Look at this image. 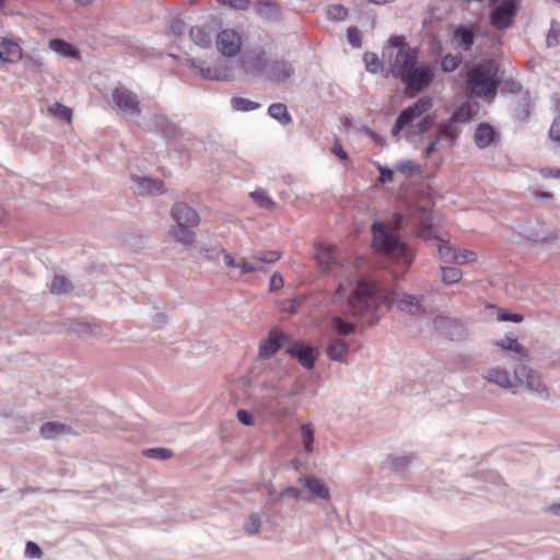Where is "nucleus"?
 <instances>
[{
  "mask_svg": "<svg viewBox=\"0 0 560 560\" xmlns=\"http://www.w3.org/2000/svg\"><path fill=\"white\" fill-rule=\"evenodd\" d=\"M424 301L423 295L388 291L376 282L359 281L348 304L354 315L371 317L373 325L380 319L378 312L383 306L389 310L395 305L401 312L418 314L424 311Z\"/></svg>",
  "mask_w": 560,
  "mask_h": 560,
  "instance_id": "1",
  "label": "nucleus"
},
{
  "mask_svg": "<svg viewBox=\"0 0 560 560\" xmlns=\"http://www.w3.org/2000/svg\"><path fill=\"white\" fill-rule=\"evenodd\" d=\"M373 248L385 256L395 259L405 267H409L413 255L398 236L382 222H374L371 226Z\"/></svg>",
  "mask_w": 560,
  "mask_h": 560,
  "instance_id": "2",
  "label": "nucleus"
},
{
  "mask_svg": "<svg viewBox=\"0 0 560 560\" xmlns=\"http://www.w3.org/2000/svg\"><path fill=\"white\" fill-rule=\"evenodd\" d=\"M386 50L389 70L394 78H402L418 62V50L412 48L404 36L392 37Z\"/></svg>",
  "mask_w": 560,
  "mask_h": 560,
  "instance_id": "3",
  "label": "nucleus"
},
{
  "mask_svg": "<svg viewBox=\"0 0 560 560\" xmlns=\"http://www.w3.org/2000/svg\"><path fill=\"white\" fill-rule=\"evenodd\" d=\"M417 220L420 224L419 235L423 240H439L438 252L440 260L444 264H455L456 265V256L457 249L448 244L447 241L442 240L433 230L432 226V217L431 213L425 211L424 209L417 210Z\"/></svg>",
  "mask_w": 560,
  "mask_h": 560,
  "instance_id": "4",
  "label": "nucleus"
},
{
  "mask_svg": "<svg viewBox=\"0 0 560 560\" xmlns=\"http://www.w3.org/2000/svg\"><path fill=\"white\" fill-rule=\"evenodd\" d=\"M470 93L478 97H493L497 92V81L491 68L485 65L472 68L467 79Z\"/></svg>",
  "mask_w": 560,
  "mask_h": 560,
  "instance_id": "5",
  "label": "nucleus"
},
{
  "mask_svg": "<svg viewBox=\"0 0 560 560\" xmlns=\"http://www.w3.org/2000/svg\"><path fill=\"white\" fill-rule=\"evenodd\" d=\"M515 382L541 399L550 397V390L542 380V375L527 365L520 364L514 371Z\"/></svg>",
  "mask_w": 560,
  "mask_h": 560,
  "instance_id": "6",
  "label": "nucleus"
},
{
  "mask_svg": "<svg viewBox=\"0 0 560 560\" xmlns=\"http://www.w3.org/2000/svg\"><path fill=\"white\" fill-rule=\"evenodd\" d=\"M432 100L428 96L420 97L412 105L404 109L397 117L393 128L392 136L398 138L399 132L406 127L418 121L432 108Z\"/></svg>",
  "mask_w": 560,
  "mask_h": 560,
  "instance_id": "7",
  "label": "nucleus"
},
{
  "mask_svg": "<svg viewBox=\"0 0 560 560\" xmlns=\"http://www.w3.org/2000/svg\"><path fill=\"white\" fill-rule=\"evenodd\" d=\"M433 70L427 62L418 61L402 78L401 82L411 93L427 89L433 81Z\"/></svg>",
  "mask_w": 560,
  "mask_h": 560,
  "instance_id": "8",
  "label": "nucleus"
},
{
  "mask_svg": "<svg viewBox=\"0 0 560 560\" xmlns=\"http://www.w3.org/2000/svg\"><path fill=\"white\" fill-rule=\"evenodd\" d=\"M112 102L122 115L138 117L142 113L138 95L130 89L120 85L112 92Z\"/></svg>",
  "mask_w": 560,
  "mask_h": 560,
  "instance_id": "9",
  "label": "nucleus"
},
{
  "mask_svg": "<svg viewBox=\"0 0 560 560\" xmlns=\"http://www.w3.org/2000/svg\"><path fill=\"white\" fill-rule=\"evenodd\" d=\"M268 63L267 52L262 47L250 49L242 60L244 71L255 77H264Z\"/></svg>",
  "mask_w": 560,
  "mask_h": 560,
  "instance_id": "10",
  "label": "nucleus"
},
{
  "mask_svg": "<svg viewBox=\"0 0 560 560\" xmlns=\"http://www.w3.org/2000/svg\"><path fill=\"white\" fill-rule=\"evenodd\" d=\"M294 72V67L289 60L275 59L267 65L264 78L272 83L280 84L287 82Z\"/></svg>",
  "mask_w": 560,
  "mask_h": 560,
  "instance_id": "11",
  "label": "nucleus"
},
{
  "mask_svg": "<svg viewBox=\"0 0 560 560\" xmlns=\"http://www.w3.org/2000/svg\"><path fill=\"white\" fill-rule=\"evenodd\" d=\"M217 48L225 57H235L242 48V37L234 30H224L218 34Z\"/></svg>",
  "mask_w": 560,
  "mask_h": 560,
  "instance_id": "12",
  "label": "nucleus"
},
{
  "mask_svg": "<svg viewBox=\"0 0 560 560\" xmlns=\"http://www.w3.org/2000/svg\"><path fill=\"white\" fill-rule=\"evenodd\" d=\"M171 217L176 225L197 228L200 223L198 212L185 202H175L171 209Z\"/></svg>",
  "mask_w": 560,
  "mask_h": 560,
  "instance_id": "13",
  "label": "nucleus"
},
{
  "mask_svg": "<svg viewBox=\"0 0 560 560\" xmlns=\"http://www.w3.org/2000/svg\"><path fill=\"white\" fill-rule=\"evenodd\" d=\"M460 130L452 129L450 124H441L439 126L438 132L435 133L433 140L425 148L423 155L425 158H430L434 152L439 150V145L442 141H447L448 147H454L457 137L459 136Z\"/></svg>",
  "mask_w": 560,
  "mask_h": 560,
  "instance_id": "14",
  "label": "nucleus"
},
{
  "mask_svg": "<svg viewBox=\"0 0 560 560\" xmlns=\"http://www.w3.org/2000/svg\"><path fill=\"white\" fill-rule=\"evenodd\" d=\"M287 353L296 358L305 369L310 370L314 368L315 355L312 347L300 341H294L287 348Z\"/></svg>",
  "mask_w": 560,
  "mask_h": 560,
  "instance_id": "15",
  "label": "nucleus"
},
{
  "mask_svg": "<svg viewBox=\"0 0 560 560\" xmlns=\"http://www.w3.org/2000/svg\"><path fill=\"white\" fill-rule=\"evenodd\" d=\"M515 13L514 3L512 1H504L492 11L491 23L497 28H506L512 24Z\"/></svg>",
  "mask_w": 560,
  "mask_h": 560,
  "instance_id": "16",
  "label": "nucleus"
},
{
  "mask_svg": "<svg viewBox=\"0 0 560 560\" xmlns=\"http://www.w3.org/2000/svg\"><path fill=\"white\" fill-rule=\"evenodd\" d=\"M133 191L140 196L160 195L164 192L163 183L145 176H132Z\"/></svg>",
  "mask_w": 560,
  "mask_h": 560,
  "instance_id": "17",
  "label": "nucleus"
},
{
  "mask_svg": "<svg viewBox=\"0 0 560 560\" xmlns=\"http://www.w3.org/2000/svg\"><path fill=\"white\" fill-rule=\"evenodd\" d=\"M288 337L284 334L278 330H271L269 337L262 340L259 345V357L262 359L272 357L281 347H283Z\"/></svg>",
  "mask_w": 560,
  "mask_h": 560,
  "instance_id": "18",
  "label": "nucleus"
},
{
  "mask_svg": "<svg viewBox=\"0 0 560 560\" xmlns=\"http://www.w3.org/2000/svg\"><path fill=\"white\" fill-rule=\"evenodd\" d=\"M485 378L503 389H512L514 383L510 376V373L506 369L503 368H490L485 373Z\"/></svg>",
  "mask_w": 560,
  "mask_h": 560,
  "instance_id": "19",
  "label": "nucleus"
},
{
  "mask_svg": "<svg viewBox=\"0 0 560 560\" xmlns=\"http://www.w3.org/2000/svg\"><path fill=\"white\" fill-rule=\"evenodd\" d=\"M71 427L58 422V421H48L40 425L39 433L46 440H55L63 435L71 434Z\"/></svg>",
  "mask_w": 560,
  "mask_h": 560,
  "instance_id": "20",
  "label": "nucleus"
},
{
  "mask_svg": "<svg viewBox=\"0 0 560 560\" xmlns=\"http://www.w3.org/2000/svg\"><path fill=\"white\" fill-rule=\"evenodd\" d=\"M299 482L317 498L324 500L330 499L329 488L319 478L314 476L301 477L299 478Z\"/></svg>",
  "mask_w": 560,
  "mask_h": 560,
  "instance_id": "21",
  "label": "nucleus"
},
{
  "mask_svg": "<svg viewBox=\"0 0 560 560\" xmlns=\"http://www.w3.org/2000/svg\"><path fill=\"white\" fill-rule=\"evenodd\" d=\"M497 137L498 133L493 127L489 124L482 122L477 127L474 135V140L479 149H486L494 141Z\"/></svg>",
  "mask_w": 560,
  "mask_h": 560,
  "instance_id": "22",
  "label": "nucleus"
},
{
  "mask_svg": "<svg viewBox=\"0 0 560 560\" xmlns=\"http://www.w3.org/2000/svg\"><path fill=\"white\" fill-rule=\"evenodd\" d=\"M22 57V50L18 43L11 39L0 42V60L3 62H15Z\"/></svg>",
  "mask_w": 560,
  "mask_h": 560,
  "instance_id": "23",
  "label": "nucleus"
},
{
  "mask_svg": "<svg viewBox=\"0 0 560 560\" xmlns=\"http://www.w3.org/2000/svg\"><path fill=\"white\" fill-rule=\"evenodd\" d=\"M317 260L324 270H331L337 266L336 247L334 245H320L317 248Z\"/></svg>",
  "mask_w": 560,
  "mask_h": 560,
  "instance_id": "24",
  "label": "nucleus"
},
{
  "mask_svg": "<svg viewBox=\"0 0 560 560\" xmlns=\"http://www.w3.org/2000/svg\"><path fill=\"white\" fill-rule=\"evenodd\" d=\"M192 226H183L174 224L170 229L172 237L184 246H190L196 241V233Z\"/></svg>",
  "mask_w": 560,
  "mask_h": 560,
  "instance_id": "25",
  "label": "nucleus"
},
{
  "mask_svg": "<svg viewBox=\"0 0 560 560\" xmlns=\"http://www.w3.org/2000/svg\"><path fill=\"white\" fill-rule=\"evenodd\" d=\"M255 10L267 21H273L280 16V8L275 0H257Z\"/></svg>",
  "mask_w": 560,
  "mask_h": 560,
  "instance_id": "26",
  "label": "nucleus"
},
{
  "mask_svg": "<svg viewBox=\"0 0 560 560\" xmlns=\"http://www.w3.org/2000/svg\"><path fill=\"white\" fill-rule=\"evenodd\" d=\"M349 353V345L341 339H332L327 347V355L330 360L346 362Z\"/></svg>",
  "mask_w": 560,
  "mask_h": 560,
  "instance_id": "27",
  "label": "nucleus"
},
{
  "mask_svg": "<svg viewBox=\"0 0 560 560\" xmlns=\"http://www.w3.org/2000/svg\"><path fill=\"white\" fill-rule=\"evenodd\" d=\"M454 39L458 47L467 51L474 45L475 34L469 27L460 25L454 32Z\"/></svg>",
  "mask_w": 560,
  "mask_h": 560,
  "instance_id": "28",
  "label": "nucleus"
},
{
  "mask_svg": "<svg viewBox=\"0 0 560 560\" xmlns=\"http://www.w3.org/2000/svg\"><path fill=\"white\" fill-rule=\"evenodd\" d=\"M190 66L198 70L199 74L209 80H226L229 74L224 71L219 70L218 68L202 67L199 65L198 60L189 59Z\"/></svg>",
  "mask_w": 560,
  "mask_h": 560,
  "instance_id": "29",
  "label": "nucleus"
},
{
  "mask_svg": "<svg viewBox=\"0 0 560 560\" xmlns=\"http://www.w3.org/2000/svg\"><path fill=\"white\" fill-rule=\"evenodd\" d=\"M433 121L434 118L431 115H424L418 121L404 129L406 131V136L415 137L427 132L431 128Z\"/></svg>",
  "mask_w": 560,
  "mask_h": 560,
  "instance_id": "30",
  "label": "nucleus"
},
{
  "mask_svg": "<svg viewBox=\"0 0 560 560\" xmlns=\"http://www.w3.org/2000/svg\"><path fill=\"white\" fill-rule=\"evenodd\" d=\"M49 47L51 50L56 51L57 54L65 56V57H79V49L62 39H51L49 43Z\"/></svg>",
  "mask_w": 560,
  "mask_h": 560,
  "instance_id": "31",
  "label": "nucleus"
},
{
  "mask_svg": "<svg viewBox=\"0 0 560 560\" xmlns=\"http://www.w3.org/2000/svg\"><path fill=\"white\" fill-rule=\"evenodd\" d=\"M154 127L166 138H173L177 133L176 126L164 115L158 114L153 117Z\"/></svg>",
  "mask_w": 560,
  "mask_h": 560,
  "instance_id": "32",
  "label": "nucleus"
},
{
  "mask_svg": "<svg viewBox=\"0 0 560 560\" xmlns=\"http://www.w3.org/2000/svg\"><path fill=\"white\" fill-rule=\"evenodd\" d=\"M495 346H498V347H500V348H502L504 350L513 351V352L520 354L523 358H527L528 357V351L526 350V348L522 343H520L517 341L516 338L505 337V338L497 341Z\"/></svg>",
  "mask_w": 560,
  "mask_h": 560,
  "instance_id": "33",
  "label": "nucleus"
},
{
  "mask_svg": "<svg viewBox=\"0 0 560 560\" xmlns=\"http://www.w3.org/2000/svg\"><path fill=\"white\" fill-rule=\"evenodd\" d=\"M268 114L282 125H288L292 121V117L288 108L282 103H273L268 108Z\"/></svg>",
  "mask_w": 560,
  "mask_h": 560,
  "instance_id": "34",
  "label": "nucleus"
},
{
  "mask_svg": "<svg viewBox=\"0 0 560 560\" xmlns=\"http://www.w3.org/2000/svg\"><path fill=\"white\" fill-rule=\"evenodd\" d=\"M471 118H472V115H471L470 106L464 105V106H460L457 110H455L453 113V115L451 116V118L447 121H445L444 124H450L452 129L459 130L457 128L456 124L457 122L466 124V122L470 121Z\"/></svg>",
  "mask_w": 560,
  "mask_h": 560,
  "instance_id": "35",
  "label": "nucleus"
},
{
  "mask_svg": "<svg viewBox=\"0 0 560 560\" xmlns=\"http://www.w3.org/2000/svg\"><path fill=\"white\" fill-rule=\"evenodd\" d=\"M192 42L201 48H209L212 44V37L203 27H191L189 31Z\"/></svg>",
  "mask_w": 560,
  "mask_h": 560,
  "instance_id": "36",
  "label": "nucleus"
},
{
  "mask_svg": "<svg viewBox=\"0 0 560 560\" xmlns=\"http://www.w3.org/2000/svg\"><path fill=\"white\" fill-rule=\"evenodd\" d=\"M463 278L460 269L451 266H441V280L444 284L451 285L459 282Z\"/></svg>",
  "mask_w": 560,
  "mask_h": 560,
  "instance_id": "37",
  "label": "nucleus"
},
{
  "mask_svg": "<svg viewBox=\"0 0 560 560\" xmlns=\"http://www.w3.org/2000/svg\"><path fill=\"white\" fill-rule=\"evenodd\" d=\"M72 290L71 281L61 275H56L51 281L50 291L51 293L59 295L69 293Z\"/></svg>",
  "mask_w": 560,
  "mask_h": 560,
  "instance_id": "38",
  "label": "nucleus"
},
{
  "mask_svg": "<svg viewBox=\"0 0 560 560\" xmlns=\"http://www.w3.org/2000/svg\"><path fill=\"white\" fill-rule=\"evenodd\" d=\"M253 200L261 208L266 210H272L276 207L275 201L269 197L266 190L256 189L250 192Z\"/></svg>",
  "mask_w": 560,
  "mask_h": 560,
  "instance_id": "39",
  "label": "nucleus"
},
{
  "mask_svg": "<svg viewBox=\"0 0 560 560\" xmlns=\"http://www.w3.org/2000/svg\"><path fill=\"white\" fill-rule=\"evenodd\" d=\"M280 257L281 253L278 250H256L252 255L253 259L268 265L275 264Z\"/></svg>",
  "mask_w": 560,
  "mask_h": 560,
  "instance_id": "40",
  "label": "nucleus"
},
{
  "mask_svg": "<svg viewBox=\"0 0 560 560\" xmlns=\"http://www.w3.org/2000/svg\"><path fill=\"white\" fill-rule=\"evenodd\" d=\"M143 455L149 458L166 460L173 457L174 453L172 450L166 447H152L143 451Z\"/></svg>",
  "mask_w": 560,
  "mask_h": 560,
  "instance_id": "41",
  "label": "nucleus"
},
{
  "mask_svg": "<svg viewBox=\"0 0 560 560\" xmlns=\"http://www.w3.org/2000/svg\"><path fill=\"white\" fill-rule=\"evenodd\" d=\"M232 106L235 110L250 112L259 108L260 104L244 97H233Z\"/></svg>",
  "mask_w": 560,
  "mask_h": 560,
  "instance_id": "42",
  "label": "nucleus"
},
{
  "mask_svg": "<svg viewBox=\"0 0 560 560\" xmlns=\"http://www.w3.org/2000/svg\"><path fill=\"white\" fill-rule=\"evenodd\" d=\"M302 442L306 452L313 451L314 429L311 423H304L301 427Z\"/></svg>",
  "mask_w": 560,
  "mask_h": 560,
  "instance_id": "43",
  "label": "nucleus"
},
{
  "mask_svg": "<svg viewBox=\"0 0 560 560\" xmlns=\"http://www.w3.org/2000/svg\"><path fill=\"white\" fill-rule=\"evenodd\" d=\"M327 16L330 21L340 22L347 19L348 10L341 4H331L327 8Z\"/></svg>",
  "mask_w": 560,
  "mask_h": 560,
  "instance_id": "44",
  "label": "nucleus"
},
{
  "mask_svg": "<svg viewBox=\"0 0 560 560\" xmlns=\"http://www.w3.org/2000/svg\"><path fill=\"white\" fill-rule=\"evenodd\" d=\"M363 59L365 62V68L369 72L377 73L378 71L382 70V61L376 56V54L365 52Z\"/></svg>",
  "mask_w": 560,
  "mask_h": 560,
  "instance_id": "45",
  "label": "nucleus"
},
{
  "mask_svg": "<svg viewBox=\"0 0 560 560\" xmlns=\"http://www.w3.org/2000/svg\"><path fill=\"white\" fill-rule=\"evenodd\" d=\"M396 171L402 174H418L421 172L420 165L416 164L411 160H401L397 162L395 166Z\"/></svg>",
  "mask_w": 560,
  "mask_h": 560,
  "instance_id": "46",
  "label": "nucleus"
},
{
  "mask_svg": "<svg viewBox=\"0 0 560 560\" xmlns=\"http://www.w3.org/2000/svg\"><path fill=\"white\" fill-rule=\"evenodd\" d=\"M332 326L336 329V331L342 336L350 335V334L354 332V330H355L354 324L347 323L340 317H335L332 319Z\"/></svg>",
  "mask_w": 560,
  "mask_h": 560,
  "instance_id": "47",
  "label": "nucleus"
},
{
  "mask_svg": "<svg viewBox=\"0 0 560 560\" xmlns=\"http://www.w3.org/2000/svg\"><path fill=\"white\" fill-rule=\"evenodd\" d=\"M462 63V57L448 54L442 58L441 67L445 72H452Z\"/></svg>",
  "mask_w": 560,
  "mask_h": 560,
  "instance_id": "48",
  "label": "nucleus"
},
{
  "mask_svg": "<svg viewBox=\"0 0 560 560\" xmlns=\"http://www.w3.org/2000/svg\"><path fill=\"white\" fill-rule=\"evenodd\" d=\"M260 526V516L257 513H252L248 521L244 524V529L248 535H255L259 533Z\"/></svg>",
  "mask_w": 560,
  "mask_h": 560,
  "instance_id": "49",
  "label": "nucleus"
},
{
  "mask_svg": "<svg viewBox=\"0 0 560 560\" xmlns=\"http://www.w3.org/2000/svg\"><path fill=\"white\" fill-rule=\"evenodd\" d=\"M49 112L52 113L55 116H57L61 119H65L67 121H70L72 118V110L69 107H67L60 103H55L49 108Z\"/></svg>",
  "mask_w": 560,
  "mask_h": 560,
  "instance_id": "50",
  "label": "nucleus"
},
{
  "mask_svg": "<svg viewBox=\"0 0 560 560\" xmlns=\"http://www.w3.org/2000/svg\"><path fill=\"white\" fill-rule=\"evenodd\" d=\"M477 258H478V255L474 250H468V249L457 250L456 265H465V264L475 262L477 260Z\"/></svg>",
  "mask_w": 560,
  "mask_h": 560,
  "instance_id": "51",
  "label": "nucleus"
},
{
  "mask_svg": "<svg viewBox=\"0 0 560 560\" xmlns=\"http://www.w3.org/2000/svg\"><path fill=\"white\" fill-rule=\"evenodd\" d=\"M218 2L237 11H247L252 4L249 0H218Z\"/></svg>",
  "mask_w": 560,
  "mask_h": 560,
  "instance_id": "52",
  "label": "nucleus"
},
{
  "mask_svg": "<svg viewBox=\"0 0 560 560\" xmlns=\"http://www.w3.org/2000/svg\"><path fill=\"white\" fill-rule=\"evenodd\" d=\"M284 498H293V499H302V493L298 488L288 487L281 491L279 497L275 499V501L283 500ZM303 500L308 501V499L303 498Z\"/></svg>",
  "mask_w": 560,
  "mask_h": 560,
  "instance_id": "53",
  "label": "nucleus"
},
{
  "mask_svg": "<svg viewBox=\"0 0 560 560\" xmlns=\"http://www.w3.org/2000/svg\"><path fill=\"white\" fill-rule=\"evenodd\" d=\"M523 315L521 314H514L510 313L505 310H499L498 312V319L502 322H513V323H521L523 320Z\"/></svg>",
  "mask_w": 560,
  "mask_h": 560,
  "instance_id": "54",
  "label": "nucleus"
},
{
  "mask_svg": "<svg viewBox=\"0 0 560 560\" xmlns=\"http://www.w3.org/2000/svg\"><path fill=\"white\" fill-rule=\"evenodd\" d=\"M25 555L32 559H39L43 552L37 544L33 541H27L25 547Z\"/></svg>",
  "mask_w": 560,
  "mask_h": 560,
  "instance_id": "55",
  "label": "nucleus"
},
{
  "mask_svg": "<svg viewBox=\"0 0 560 560\" xmlns=\"http://www.w3.org/2000/svg\"><path fill=\"white\" fill-rule=\"evenodd\" d=\"M347 37L349 43L353 47H360L361 46V38H360V32L357 27L350 26L347 30Z\"/></svg>",
  "mask_w": 560,
  "mask_h": 560,
  "instance_id": "56",
  "label": "nucleus"
},
{
  "mask_svg": "<svg viewBox=\"0 0 560 560\" xmlns=\"http://www.w3.org/2000/svg\"><path fill=\"white\" fill-rule=\"evenodd\" d=\"M546 43L548 47L558 46L560 43V30L555 28L553 24L551 25V28L547 35Z\"/></svg>",
  "mask_w": 560,
  "mask_h": 560,
  "instance_id": "57",
  "label": "nucleus"
},
{
  "mask_svg": "<svg viewBox=\"0 0 560 560\" xmlns=\"http://www.w3.org/2000/svg\"><path fill=\"white\" fill-rule=\"evenodd\" d=\"M187 26L185 24V22L178 18L172 20L171 22V32L175 35V36H180L184 34V32L186 31Z\"/></svg>",
  "mask_w": 560,
  "mask_h": 560,
  "instance_id": "58",
  "label": "nucleus"
},
{
  "mask_svg": "<svg viewBox=\"0 0 560 560\" xmlns=\"http://www.w3.org/2000/svg\"><path fill=\"white\" fill-rule=\"evenodd\" d=\"M237 268L241 270L242 275L262 270V268L259 267L257 264L247 262V261H240V264L237 265Z\"/></svg>",
  "mask_w": 560,
  "mask_h": 560,
  "instance_id": "59",
  "label": "nucleus"
},
{
  "mask_svg": "<svg viewBox=\"0 0 560 560\" xmlns=\"http://www.w3.org/2000/svg\"><path fill=\"white\" fill-rule=\"evenodd\" d=\"M410 462H411V458L409 456H399V457H395L392 460V465L395 468V470L401 471L410 464Z\"/></svg>",
  "mask_w": 560,
  "mask_h": 560,
  "instance_id": "60",
  "label": "nucleus"
},
{
  "mask_svg": "<svg viewBox=\"0 0 560 560\" xmlns=\"http://www.w3.org/2000/svg\"><path fill=\"white\" fill-rule=\"evenodd\" d=\"M331 152L336 156H338L340 160H343V161L348 160V154L343 150L342 144L338 138H335V140H334V145H332Z\"/></svg>",
  "mask_w": 560,
  "mask_h": 560,
  "instance_id": "61",
  "label": "nucleus"
},
{
  "mask_svg": "<svg viewBox=\"0 0 560 560\" xmlns=\"http://www.w3.org/2000/svg\"><path fill=\"white\" fill-rule=\"evenodd\" d=\"M549 136L552 140L560 141V117L555 118L549 130Z\"/></svg>",
  "mask_w": 560,
  "mask_h": 560,
  "instance_id": "62",
  "label": "nucleus"
},
{
  "mask_svg": "<svg viewBox=\"0 0 560 560\" xmlns=\"http://www.w3.org/2000/svg\"><path fill=\"white\" fill-rule=\"evenodd\" d=\"M236 418L244 425H252L253 424L252 416L249 415L248 411H246L244 409H241V410L237 411Z\"/></svg>",
  "mask_w": 560,
  "mask_h": 560,
  "instance_id": "63",
  "label": "nucleus"
},
{
  "mask_svg": "<svg viewBox=\"0 0 560 560\" xmlns=\"http://www.w3.org/2000/svg\"><path fill=\"white\" fill-rule=\"evenodd\" d=\"M283 278L280 273L276 272L270 278V289L278 290L283 287Z\"/></svg>",
  "mask_w": 560,
  "mask_h": 560,
  "instance_id": "64",
  "label": "nucleus"
}]
</instances>
